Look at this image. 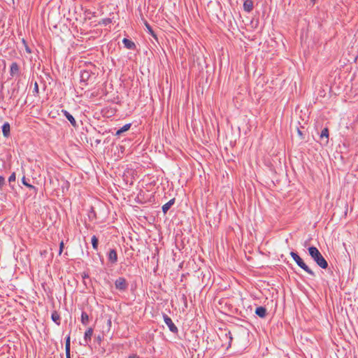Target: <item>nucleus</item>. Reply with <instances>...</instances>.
Returning <instances> with one entry per match:
<instances>
[{
  "mask_svg": "<svg viewBox=\"0 0 358 358\" xmlns=\"http://www.w3.org/2000/svg\"><path fill=\"white\" fill-rule=\"evenodd\" d=\"M308 250L309 255L320 268L323 269L327 268V261L324 259V257L316 247L310 246L308 248Z\"/></svg>",
  "mask_w": 358,
  "mask_h": 358,
  "instance_id": "nucleus-1",
  "label": "nucleus"
},
{
  "mask_svg": "<svg viewBox=\"0 0 358 358\" xmlns=\"http://www.w3.org/2000/svg\"><path fill=\"white\" fill-rule=\"evenodd\" d=\"M290 255L300 268H301L303 271H305L311 276H315V272L306 264L303 260L300 257V256L296 252L292 251L290 252Z\"/></svg>",
  "mask_w": 358,
  "mask_h": 358,
  "instance_id": "nucleus-2",
  "label": "nucleus"
},
{
  "mask_svg": "<svg viewBox=\"0 0 358 358\" xmlns=\"http://www.w3.org/2000/svg\"><path fill=\"white\" fill-rule=\"evenodd\" d=\"M115 287L121 292H124L128 289L129 283L123 277H119L115 280Z\"/></svg>",
  "mask_w": 358,
  "mask_h": 358,
  "instance_id": "nucleus-3",
  "label": "nucleus"
},
{
  "mask_svg": "<svg viewBox=\"0 0 358 358\" xmlns=\"http://www.w3.org/2000/svg\"><path fill=\"white\" fill-rule=\"evenodd\" d=\"M163 319L165 324L168 326L169 330L174 334H177L178 329L177 327L173 322L171 318L169 317L166 314H163Z\"/></svg>",
  "mask_w": 358,
  "mask_h": 358,
  "instance_id": "nucleus-4",
  "label": "nucleus"
},
{
  "mask_svg": "<svg viewBox=\"0 0 358 358\" xmlns=\"http://www.w3.org/2000/svg\"><path fill=\"white\" fill-rule=\"evenodd\" d=\"M20 66L17 62H13L10 66V76L13 78L14 76H20Z\"/></svg>",
  "mask_w": 358,
  "mask_h": 358,
  "instance_id": "nucleus-5",
  "label": "nucleus"
},
{
  "mask_svg": "<svg viewBox=\"0 0 358 358\" xmlns=\"http://www.w3.org/2000/svg\"><path fill=\"white\" fill-rule=\"evenodd\" d=\"M92 75L88 71L84 70L80 73V83L83 85H87L88 80L90 79Z\"/></svg>",
  "mask_w": 358,
  "mask_h": 358,
  "instance_id": "nucleus-6",
  "label": "nucleus"
},
{
  "mask_svg": "<svg viewBox=\"0 0 358 358\" xmlns=\"http://www.w3.org/2000/svg\"><path fill=\"white\" fill-rule=\"evenodd\" d=\"M62 113H63V115L66 117V118L70 122L71 124L76 128L78 127V124L75 120V118L73 117V116L72 115H71L67 110H62Z\"/></svg>",
  "mask_w": 358,
  "mask_h": 358,
  "instance_id": "nucleus-7",
  "label": "nucleus"
},
{
  "mask_svg": "<svg viewBox=\"0 0 358 358\" xmlns=\"http://www.w3.org/2000/svg\"><path fill=\"white\" fill-rule=\"evenodd\" d=\"M108 259L111 264H115L117 262V254L115 249H110L109 250Z\"/></svg>",
  "mask_w": 358,
  "mask_h": 358,
  "instance_id": "nucleus-8",
  "label": "nucleus"
},
{
  "mask_svg": "<svg viewBox=\"0 0 358 358\" xmlns=\"http://www.w3.org/2000/svg\"><path fill=\"white\" fill-rule=\"evenodd\" d=\"M93 334V329L92 327L89 328L85 332L84 335V342L83 345H88L91 341L92 336Z\"/></svg>",
  "mask_w": 358,
  "mask_h": 358,
  "instance_id": "nucleus-9",
  "label": "nucleus"
},
{
  "mask_svg": "<svg viewBox=\"0 0 358 358\" xmlns=\"http://www.w3.org/2000/svg\"><path fill=\"white\" fill-rule=\"evenodd\" d=\"M122 43L127 49L134 50L136 49V44L131 40L124 38L122 40Z\"/></svg>",
  "mask_w": 358,
  "mask_h": 358,
  "instance_id": "nucleus-10",
  "label": "nucleus"
},
{
  "mask_svg": "<svg viewBox=\"0 0 358 358\" xmlns=\"http://www.w3.org/2000/svg\"><path fill=\"white\" fill-rule=\"evenodd\" d=\"M28 180H29V179H27V178H25V176H23V177H22V184H23L24 186H26L27 187H28L30 190H32V191H33V192H34L35 194H37V192H38V188H37V187H36L35 186H34V185H32L29 184V183L28 182Z\"/></svg>",
  "mask_w": 358,
  "mask_h": 358,
  "instance_id": "nucleus-11",
  "label": "nucleus"
},
{
  "mask_svg": "<svg viewBox=\"0 0 358 358\" xmlns=\"http://www.w3.org/2000/svg\"><path fill=\"white\" fill-rule=\"evenodd\" d=\"M1 129H2V132H3V136L6 137V138H8L10 136V124L8 122H5L2 125Z\"/></svg>",
  "mask_w": 358,
  "mask_h": 358,
  "instance_id": "nucleus-12",
  "label": "nucleus"
},
{
  "mask_svg": "<svg viewBox=\"0 0 358 358\" xmlns=\"http://www.w3.org/2000/svg\"><path fill=\"white\" fill-rule=\"evenodd\" d=\"M266 309L263 306H258L255 310V314L261 318H264L266 316Z\"/></svg>",
  "mask_w": 358,
  "mask_h": 358,
  "instance_id": "nucleus-13",
  "label": "nucleus"
},
{
  "mask_svg": "<svg viewBox=\"0 0 358 358\" xmlns=\"http://www.w3.org/2000/svg\"><path fill=\"white\" fill-rule=\"evenodd\" d=\"M253 1L252 0H245L243 3V9L245 11L250 13L253 10Z\"/></svg>",
  "mask_w": 358,
  "mask_h": 358,
  "instance_id": "nucleus-14",
  "label": "nucleus"
},
{
  "mask_svg": "<svg viewBox=\"0 0 358 358\" xmlns=\"http://www.w3.org/2000/svg\"><path fill=\"white\" fill-rule=\"evenodd\" d=\"M65 352L66 356L71 355V338L69 335L66 336L65 341Z\"/></svg>",
  "mask_w": 358,
  "mask_h": 358,
  "instance_id": "nucleus-15",
  "label": "nucleus"
},
{
  "mask_svg": "<svg viewBox=\"0 0 358 358\" xmlns=\"http://www.w3.org/2000/svg\"><path fill=\"white\" fill-rule=\"evenodd\" d=\"M175 203V199H171L169 201L162 206V211L164 214L171 208V207Z\"/></svg>",
  "mask_w": 358,
  "mask_h": 358,
  "instance_id": "nucleus-16",
  "label": "nucleus"
},
{
  "mask_svg": "<svg viewBox=\"0 0 358 358\" xmlns=\"http://www.w3.org/2000/svg\"><path fill=\"white\" fill-rule=\"evenodd\" d=\"M51 319L57 325H59L61 324L60 315L56 310L52 312L51 315Z\"/></svg>",
  "mask_w": 358,
  "mask_h": 358,
  "instance_id": "nucleus-17",
  "label": "nucleus"
},
{
  "mask_svg": "<svg viewBox=\"0 0 358 358\" xmlns=\"http://www.w3.org/2000/svg\"><path fill=\"white\" fill-rule=\"evenodd\" d=\"M131 127V123H129V124H124L123 127H122L120 129H119L116 133H115V136H120L122 133L128 131Z\"/></svg>",
  "mask_w": 358,
  "mask_h": 358,
  "instance_id": "nucleus-18",
  "label": "nucleus"
},
{
  "mask_svg": "<svg viewBox=\"0 0 358 358\" xmlns=\"http://www.w3.org/2000/svg\"><path fill=\"white\" fill-rule=\"evenodd\" d=\"M81 322L83 325L85 326L87 325L89 322V315L85 311H83L81 314Z\"/></svg>",
  "mask_w": 358,
  "mask_h": 358,
  "instance_id": "nucleus-19",
  "label": "nucleus"
},
{
  "mask_svg": "<svg viewBox=\"0 0 358 358\" xmlns=\"http://www.w3.org/2000/svg\"><path fill=\"white\" fill-rule=\"evenodd\" d=\"M145 27L147 28V30H148V33L152 37H154L156 40H157V34L155 33V31H153L152 27L149 24V23L148 22H145Z\"/></svg>",
  "mask_w": 358,
  "mask_h": 358,
  "instance_id": "nucleus-20",
  "label": "nucleus"
},
{
  "mask_svg": "<svg viewBox=\"0 0 358 358\" xmlns=\"http://www.w3.org/2000/svg\"><path fill=\"white\" fill-rule=\"evenodd\" d=\"M92 248L94 250H98V245H99V239L98 238L94 235L92 237Z\"/></svg>",
  "mask_w": 358,
  "mask_h": 358,
  "instance_id": "nucleus-21",
  "label": "nucleus"
},
{
  "mask_svg": "<svg viewBox=\"0 0 358 358\" xmlns=\"http://www.w3.org/2000/svg\"><path fill=\"white\" fill-rule=\"evenodd\" d=\"M320 138H327V143L328 142L329 129L327 128H324V129H322V131L321 132V134H320Z\"/></svg>",
  "mask_w": 358,
  "mask_h": 358,
  "instance_id": "nucleus-22",
  "label": "nucleus"
},
{
  "mask_svg": "<svg viewBox=\"0 0 358 358\" xmlns=\"http://www.w3.org/2000/svg\"><path fill=\"white\" fill-rule=\"evenodd\" d=\"M226 338H229V346L231 345V343L233 340L232 334L230 331H228L227 333H225Z\"/></svg>",
  "mask_w": 358,
  "mask_h": 358,
  "instance_id": "nucleus-23",
  "label": "nucleus"
},
{
  "mask_svg": "<svg viewBox=\"0 0 358 358\" xmlns=\"http://www.w3.org/2000/svg\"><path fill=\"white\" fill-rule=\"evenodd\" d=\"M112 22V20L110 18H104L102 20L101 24L106 26Z\"/></svg>",
  "mask_w": 358,
  "mask_h": 358,
  "instance_id": "nucleus-24",
  "label": "nucleus"
},
{
  "mask_svg": "<svg viewBox=\"0 0 358 358\" xmlns=\"http://www.w3.org/2000/svg\"><path fill=\"white\" fill-rule=\"evenodd\" d=\"M15 179H16V175H15V173L13 172L11 173V175L8 178L9 183L10 184L12 182L15 181Z\"/></svg>",
  "mask_w": 358,
  "mask_h": 358,
  "instance_id": "nucleus-25",
  "label": "nucleus"
},
{
  "mask_svg": "<svg viewBox=\"0 0 358 358\" xmlns=\"http://www.w3.org/2000/svg\"><path fill=\"white\" fill-rule=\"evenodd\" d=\"M82 278H83V282H84V284H85V285H87V282H86L85 280H87V279H90L89 274H88L87 273H85V272L83 273H82Z\"/></svg>",
  "mask_w": 358,
  "mask_h": 358,
  "instance_id": "nucleus-26",
  "label": "nucleus"
},
{
  "mask_svg": "<svg viewBox=\"0 0 358 358\" xmlns=\"http://www.w3.org/2000/svg\"><path fill=\"white\" fill-rule=\"evenodd\" d=\"M6 185V180L5 178L2 176H0V189H1L3 186Z\"/></svg>",
  "mask_w": 358,
  "mask_h": 358,
  "instance_id": "nucleus-27",
  "label": "nucleus"
},
{
  "mask_svg": "<svg viewBox=\"0 0 358 358\" xmlns=\"http://www.w3.org/2000/svg\"><path fill=\"white\" fill-rule=\"evenodd\" d=\"M63 248H64V243L63 241H62L59 244V254L61 255L62 252V250H63Z\"/></svg>",
  "mask_w": 358,
  "mask_h": 358,
  "instance_id": "nucleus-28",
  "label": "nucleus"
},
{
  "mask_svg": "<svg viewBox=\"0 0 358 358\" xmlns=\"http://www.w3.org/2000/svg\"><path fill=\"white\" fill-rule=\"evenodd\" d=\"M182 300L184 302L185 307H187V296L185 294H182Z\"/></svg>",
  "mask_w": 358,
  "mask_h": 358,
  "instance_id": "nucleus-29",
  "label": "nucleus"
},
{
  "mask_svg": "<svg viewBox=\"0 0 358 358\" xmlns=\"http://www.w3.org/2000/svg\"><path fill=\"white\" fill-rule=\"evenodd\" d=\"M25 48V50L27 53H31V50L30 49V48L28 46V45H26V47H24Z\"/></svg>",
  "mask_w": 358,
  "mask_h": 358,
  "instance_id": "nucleus-30",
  "label": "nucleus"
},
{
  "mask_svg": "<svg viewBox=\"0 0 358 358\" xmlns=\"http://www.w3.org/2000/svg\"><path fill=\"white\" fill-rule=\"evenodd\" d=\"M34 92H38V85L36 82L35 83V85H34Z\"/></svg>",
  "mask_w": 358,
  "mask_h": 358,
  "instance_id": "nucleus-31",
  "label": "nucleus"
},
{
  "mask_svg": "<svg viewBox=\"0 0 358 358\" xmlns=\"http://www.w3.org/2000/svg\"><path fill=\"white\" fill-rule=\"evenodd\" d=\"M22 42L23 45H24V47H26V45H27V43L25 41V39L22 38Z\"/></svg>",
  "mask_w": 358,
  "mask_h": 358,
  "instance_id": "nucleus-32",
  "label": "nucleus"
},
{
  "mask_svg": "<svg viewBox=\"0 0 358 358\" xmlns=\"http://www.w3.org/2000/svg\"><path fill=\"white\" fill-rule=\"evenodd\" d=\"M129 358H139V357L138 356H136V355H130L129 357Z\"/></svg>",
  "mask_w": 358,
  "mask_h": 358,
  "instance_id": "nucleus-33",
  "label": "nucleus"
},
{
  "mask_svg": "<svg viewBox=\"0 0 358 358\" xmlns=\"http://www.w3.org/2000/svg\"><path fill=\"white\" fill-rule=\"evenodd\" d=\"M96 339H97V341H98L99 342H101V337L100 336H98L96 337Z\"/></svg>",
  "mask_w": 358,
  "mask_h": 358,
  "instance_id": "nucleus-34",
  "label": "nucleus"
},
{
  "mask_svg": "<svg viewBox=\"0 0 358 358\" xmlns=\"http://www.w3.org/2000/svg\"><path fill=\"white\" fill-rule=\"evenodd\" d=\"M298 134L299 135L302 136V131L299 129H298Z\"/></svg>",
  "mask_w": 358,
  "mask_h": 358,
  "instance_id": "nucleus-35",
  "label": "nucleus"
},
{
  "mask_svg": "<svg viewBox=\"0 0 358 358\" xmlns=\"http://www.w3.org/2000/svg\"><path fill=\"white\" fill-rule=\"evenodd\" d=\"M310 1L314 4L316 0H310Z\"/></svg>",
  "mask_w": 358,
  "mask_h": 358,
  "instance_id": "nucleus-36",
  "label": "nucleus"
},
{
  "mask_svg": "<svg viewBox=\"0 0 358 358\" xmlns=\"http://www.w3.org/2000/svg\"><path fill=\"white\" fill-rule=\"evenodd\" d=\"M66 358H71V355H69V356H66Z\"/></svg>",
  "mask_w": 358,
  "mask_h": 358,
  "instance_id": "nucleus-37",
  "label": "nucleus"
}]
</instances>
